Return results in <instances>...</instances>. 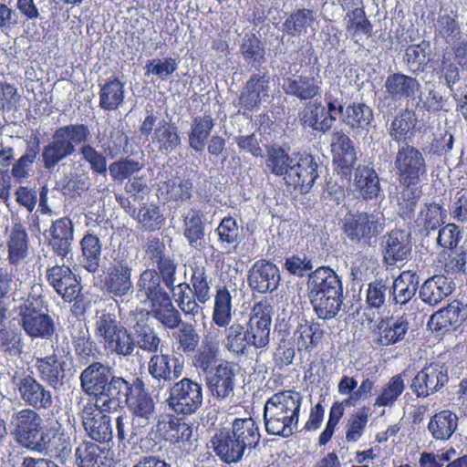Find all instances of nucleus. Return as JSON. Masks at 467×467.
I'll use <instances>...</instances> for the list:
<instances>
[{
  "mask_svg": "<svg viewBox=\"0 0 467 467\" xmlns=\"http://www.w3.org/2000/svg\"><path fill=\"white\" fill-rule=\"evenodd\" d=\"M295 158L290 157L280 146H271L267 149L265 159V171L275 176H283L284 180Z\"/></svg>",
  "mask_w": 467,
  "mask_h": 467,
  "instance_id": "nucleus-51",
  "label": "nucleus"
},
{
  "mask_svg": "<svg viewBox=\"0 0 467 467\" xmlns=\"http://www.w3.org/2000/svg\"><path fill=\"white\" fill-rule=\"evenodd\" d=\"M223 346L234 356L248 354L250 347H253L248 339L245 327L239 322H234L225 327Z\"/></svg>",
  "mask_w": 467,
  "mask_h": 467,
  "instance_id": "nucleus-46",
  "label": "nucleus"
},
{
  "mask_svg": "<svg viewBox=\"0 0 467 467\" xmlns=\"http://www.w3.org/2000/svg\"><path fill=\"white\" fill-rule=\"evenodd\" d=\"M270 76L254 73L243 88L238 99L239 106L247 111L257 109L269 98Z\"/></svg>",
  "mask_w": 467,
  "mask_h": 467,
  "instance_id": "nucleus-21",
  "label": "nucleus"
},
{
  "mask_svg": "<svg viewBox=\"0 0 467 467\" xmlns=\"http://www.w3.org/2000/svg\"><path fill=\"white\" fill-rule=\"evenodd\" d=\"M83 266L90 273L98 271L101 255V243L98 236L88 234L80 242Z\"/></svg>",
  "mask_w": 467,
  "mask_h": 467,
  "instance_id": "nucleus-56",
  "label": "nucleus"
},
{
  "mask_svg": "<svg viewBox=\"0 0 467 467\" xmlns=\"http://www.w3.org/2000/svg\"><path fill=\"white\" fill-rule=\"evenodd\" d=\"M25 332L31 337L49 339L56 331L54 319L46 312L21 321Z\"/></svg>",
  "mask_w": 467,
  "mask_h": 467,
  "instance_id": "nucleus-49",
  "label": "nucleus"
},
{
  "mask_svg": "<svg viewBox=\"0 0 467 467\" xmlns=\"http://www.w3.org/2000/svg\"><path fill=\"white\" fill-rule=\"evenodd\" d=\"M314 20L312 10L298 9L285 19L283 24V32L290 36H300L306 33Z\"/></svg>",
  "mask_w": 467,
  "mask_h": 467,
  "instance_id": "nucleus-60",
  "label": "nucleus"
},
{
  "mask_svg": "<svg viewBox=\"0 0 467 467\" xmlns=\"http://www.w3.org/2000/svg\"><path fill=\"white\" fill-rule=\"evenodd\" d=\"M273 306L267 300L255 303L244 327L250 343L255 348H265L270 341Z\"/></svg>",
  "mask_w": 467,
  "mask_h": 467,
  "instance_id": "nucleus-12",
  "label": "nucleus"
},
{
  "mask_svg": "<svg viewBox=\"0 0 467 467\" xmlns=\"http://www.w3.org/2000/svg\"><path fill=\"white\" fill-rule=\"evenodd\" d=\"M99 102L100 109L108 111L118 109L123 103L125 99L124 83L118 78H113L99 84Z\"/></svg>",
  "mask_w": 467,
  "mask_h": 467,
  "instance_id": "nucleus-44",
  "label": "nucleus"
},
{
  "mask_svg": "<svg viewBox=\"0 0 467 467\" xmlns=\"http://www.w3.org/2000/svg\"><path fill=\"white\" fill-rule=\"evenodd\" d=\"M397 199V213L403 220L410 219L422 192L419 185L401 186Z\"/></svg>",
  "mask_w": 467,
  "mask_h": 467,
  "instance_id": "nucleus-58",
  "label": "nucleus"
},
{
  "mask_svg": "<svg viewBox=\"0 0 467 467\" xmlns=\"http://www.w3.org/2000/svg\"><path fill=\"white\" fill-rule=\"evenodd\" d=\"M390 279L376 278L368 283L366 292V303L370 308L379 309L387 300L390 303Z\"/></svg>",
  "mask_w": 467,
  "mask_h": 467,
  "instance_id": "nucleus-59",
  "label": "nucleus"
},
{
  "mask_svg": "<svg viewBox=\"0 0 467 467\" xmlns=\"http://www.w3.org/2000/svg\"><path fill=\"white\" fill-rule=\"evenodd\" d=\"M386 227V217L379 209L371 212H356L347 214L342 221V230L353 243L371 245Z\"/></svg>",
  "mask_w": 467,
  "mask_h": 467,
  "instance_id": "nucleus-7",
  "label": "nucleus"
},
{
  "mask_svg": "<svg viewBox=\"0 0 467 467\" xmlns=\"http://www.w3.org/2000/svg\"><path fill=\"white\" fill-rule=\"evenodd\" d=\"M48 284L67 302L76 300L80 294L81 286L75 274L65 265H54L46 273Z\"/></svg>",
  "mask_w": 467,
  "mask_h": 467,
  "instance_id": "nucleus-22",
  "label": "nucleus"
},
{
  "mask_svg": "<svg viewBox=\"0 0 467 467\" xmlns=\"http://www.w3.org/2000/svg\"><path fill=\"white\" fill-rule=\"evenodd\" d=\"M385 91L393 101H402L414 99L420 91V82L410 76L403 73H391L385 80Z\"/></svg>",
  "mask_w": 467,
  "mask_h": 467,
  "instance_id": "nucleus-28",
  "label": "nucleus"
},
{
  "mask_svg": "<svg viewBox=\"0 0 467 467\" xmlns=\"http://www.w3.org/2000/svg\"><path fill=\"white\" fill-rule=\"evenodd\" d=\"M121 386L110 410H117L125 403L138 425L143 423L149 427L155 419L156 403L144 381L139 377H130Z\"/></svg>",
  "mask_w": 467,
  "mask_h": 467,
  "instance_id": "nucleus-5",
  "label": "nucleus"
},
{
  "mask_svg": "<svg viewBox=\"0 0 467 467\" xmlns=\"http://www.w3.org/2000/svg\"><path fill=\"white\" fill-rule=\"evenodd\" d=\"M457 428L458 417L449 410L435 413L428 423V431L436 441H448Z\"/></svg>",
  "mask_w": 467,
  "mask_h": 467,
  "instance_id": "nucleus-41",
  "label": "nucleus"
},
{
  "mask_svg": "<svg viewBox=\"0 0 467 467\" xmlns=\"http://www.w3.org/2000/svg\"><path fill=\"white\" fill-rule=\"evenodd\" d=\"M89 128L85 124H68L57 128L51 140L41 151V160L46 170H53L60 161L76 152V146L88 142Z\"/></svg>",
  "mask_w": 467,
  "mask_h": 467,
  "instance_id": "nucleus-6",
  "label": "nucleus"
},
{
  "mask_svg": "<svg viewBox=\"0 0 467 467\" xmlns=\"http://www.w3.org/2000/svg\"><path fill=\"white\" fill-rule=\"evenodd\" d=\"M183 226L184 236L189 244L193 248L201 247L204 238L202 213L196 209H191L184 216Z\"/></svg>",
  "mask_w": 467,
  "mask_h": 467,
  "instance_id": "nucleus-55",
  "label": "nucleus"
},
{
  "mask_svg": "<svg viewBox=\"0 0 467 467\" xmlns=\"http://www.w3.org/2000/svg\"><path fill=\"white\" fill-rule=\"evenodd\" d=\"M446 210L435 202L425 203L415 220L416 226L421 234H429L437 230L446 219Z\"/></svg>",
  "mask_w": 467,
  "mask_h": 467,
  "instance_id": "nucleus-45",
  "label": "nucleus"
},
{
  "mask_svg": "<svg viewBox=\"0 0 467 467\" xmlns=\"http://www.w3.org/2000/svg\"><path fill=\"white\" fill-rule=\"evenodd\" d=\"M125 380V378L114 375L109 366L99 361L89 363L79 375L82 391L94 397L93 404L104 410H110L119 394L118 389L122 387Z\"/></svg>",
  "mask_w": 467,
  "mask_h": 467,
  "instance_id": "nucleus-4",
  "label": "nucleus"
},
{
  "mask_svg": "<svg viewBox=\"0 0 467 467\" xmlns=\"http://www.w3.org/2000/svg\"><path fill=\"white\" fill-rule=\"evenodd\" d=\"M412 244L410 234L405 230L395 229L382 237L381 252L383 263L393 266L399 262L407 260L411 254Z\"/></svg>",
  "mask_w": 467,
  "mask_h": 467,
  "instance_id": "nucleus-19",
  "label": "nucleus"
},
{
  "mask_svg": "<svg viewBox=\"0 0 467 467\" xmlns=\"http://www.w3.org/2000/svg\"><path fill=\"white\" fill-rule=\"evenodd\" d=\"M308 298L325 296L326 294H334L343 291L342 282L337 274L327 266H321L308 275L306 282Z\"/></svg>",
  "mask_w": 467,
  "mask_h": 467,
  "instance_id": "nucleus-26",
  "label": "nucleus"
},
{
  "mask_svg": "<svg viewBox=\"0 0 467 467\" xmlns=\"http://www.w3.org/2000/svg\"><path fill=\"white\" fill-rule=\"evenodd\" d=\"M69 335L78 361L84 365L90 363L91 360L98 359L100 356V350L97 343L92 339L88 327L79 319L71 322L69 326Z\"/></svg>",
  "mask_w": 467,
  "mask_h": 467,
  "instance_id": "nucleus-23",
  "label": "nucleus"
},
{
  "mask_svg": "<svg viewBox=\"0 0 467 467\" xmlns=\"http://www.w3.org/2000/svg\"><path fill=\"white\" fill-rule=\"evenodd\" d=\"M294 337L298 349L306 350L312 348L319 342L323 337V329L318 323L305 321L297 326Z\"/></svg>",
  "mask_w": 467,
  "mask_h": 467,
  "instance_id": "nucleus-63",
  "label": "nucleus"
},
{
  "mask_svg": "<svg viewBox=\"0 0 467 467\" xmlns=\"http://www.w3.org/2000/svg\"><path fill=\"white\" fill-rule=\"evenodd\" d=\"M220 348L213 339L204 338L201 346L194 351L192 366L199 372L207 375L214 368L219 359Z\"/></svg>",
  "mask_w": 467,
  "mask_h": 467,
  "instance_id": "nucleus-40",
  "label": "nucleus"
},
{
  "mask_svg": "<svg viewBox=\"0 0 467 467\" xmlns=\"http://www.w3.org/2000/svg\"><path fill=\"white\" fill-rule=\"evenodd\" d=\"M78 467H110L109 450L91 441H83L76 449Z\"/></svg>",
  "mask_w": 467,
  "mask_h": 467,
  "instance_id": "nucleus-36",
  "label": "nucleus"
},
{
  "mask_svg": "<svg viewBox=\"0 0 467 467\" xmlns=\"http://www.w3.org/2000/svg\"><path fill=\"white\" fill-rule=\"evenodd\" d=\"M156 428L157 431L160 432L166 441L171 443L188 441L192 435V428L191 425L182 419L171 415H165L159 419Z\"/></svg>",
  "mask_w": 467,
  "mask_h": 467,
  "instance_id": "nucleus-37",
  "label": "nucleus"
},
{
  "mask_svg": "<svg viewBox=\"0 0 467 467\" xmlns=\"http://www.w3.org/2000/svg\"><path fill=\"white\" fill-rule=\"evenodd\" d=\"M7 259L11 265H18L28 254V235L25 226L14 222L7 240Z\"/></svg>",
  "mask_w": 467,
  "mask_h": 467,
  "instance_id": "nucleus-38",
  "label": "nucleus"
},
{
  "mask_svg": "<svg viewBox=\"0 0 467 467\" xmlns=\"http://www.w3.org/2000/svg\"><path fill=\"white\" fill-rule=\"evenodd\" d=\"M132 328L135 348L138 347L141 350L150 354L159 352L161 338L155 328L151 327L146 319L138 320Z\"/></svg>",
  "mask_w": 467,
  "mask_h": 467,
  "instance_id": "nucleus-43",
  "label": "nucleus"
},
{
  "mask_svg": "<svg viewBox=\"0 0 467 467\" xmlns=\"http://www.w3.org/2000/svg\"><path fill=\"white\" fill-rule=\"evenodd\" d=\"M244 59L252 67H259L265 62V50L261 40L253 34H246L240 47Z\"/></svg>",
  "mask_w": 467,
  "mask_h": 467,
  "instance_id": "nucleus-62",
  "label": "nucleus"
},
{
  "mask_svg": "<svg viewBox=\"0 0 467 467\" xmlns=\"http://www.w3.org/2000/svg\"><path fill=\"white\" fill-rule=\"evenodd\" d=\"M409 329V321L405 316L382 318L377 325L376 342L381 346H389L401 341Z\"/></svg>",
  "mask_w": 467,
  "mask_h": 467,
  "instance_id": "nucleus-34",
  "label": "nucleus"
},
{
  "mask_svg": "<svg viewBox=\"0 0 467 467\" xmlns=\"http://www.w3.org/2000/svg\"><path fill=\"white\" fill-rule=\"evenodd\" d=\"M373 119L372 109L364 103H352L346 109L343 121L353 130H364Z\"/></svg>",
  "mask_w": 467,
  "mask_h": 467,
  "instance_id": "nucleus-53",
  "label": "nucleus"
},
{
  "mask_svg": "<svg viewBox=\"0 0 467 467\" xmlns=\"http://www.w3.org/2000/svg\"><path fill=\"white\" fill-rule=\"evenodd\" d=\"M214 119L211 114H203L192 119L188 134V142L191 149L196 152L204 150L207 140L214 128Z\"/></svg>",
  "mask_w": 467,
  "mask_h": 467,
  "instance_id": "nucleus-42",
  "label": "nucleus"
},
{
  "mask_svg": "<svg viewBox=\"0 0 467 467\" xmlns=\"http://www.w3.org/2000/svg\"><path fill=\"white\" fill-rule=\"evenodd\" d=\"M465 319L463 306L459 301L451 302L431 317V324L436 331H448L457 327Z\"/></svg>",
  "mask_w": 467,
  "mask_h": 467,
  "instance_id": "nucleus-39",
  "label": "nucleus"
},
{
  "mask_svg": "<svg viewBox=\"0 0 467 467\" xmlns=\"http://www.w3.org/2000/svg\"><path fill=\"white\" fill-rule=\"evenodd\" d=\"M406 370L395 375L381 388L375 400V407H391L405 389L404 379Z\"/></svg>",
  "mask_w": 467,
  "mask_h": 467,
  "instance_id": "nucleus-54",
  "label": "nucleus"
},
{
  "mask_svg": "<svg viewBox=\"0 0 467 467\" xmlns=\"http://www.w3.org/2000/svg\"><path fill=\"white\" fill-rule=\"evenodd\" d=\"M161 282L162 275L160 270L146 269L140 275L137 282L138 295L144 296L150 306L171 298Z\"/></svg>",
  "mask_w": 467,
  "mask_h": 467,
  "instance_id": "nucleus-27",
  "label": "nucleus"
},
{
  "mask_svg": "<svg viewBox=\"0 0 467 467\" xmlns=\"http://www.w3.org/2000/svg\"><path fill=\"white\" fill-rule=\"evenodd\" d=\"M21 400L35 410H47L53 405V397L50 390L37 381L32 375L17 373L13 377Z\"/></svg>",
  "mask_w": 467,
  "mask_h": 467,
  "instance_id": "nucleus-15",
  "label": "nucleus"
},
{
  "mask_svg": "<svg viewBox=\"0 0 467 467\" xmlns=\"http://www.w3.org/2000/svg\"><path fill=\"white\" fill-rule=\"evenodd\" d=\"M344 21L346 23V29L349 36L354 38L359 34L368 36H372V24L368 19L365 10L362 7H357L348 11Z\"/></svg>",
  "mask_w": 467,
  "mask_h": 467,
  "instance_id": "nucleus-64",
  "label": "nucleus"
},
{
  "mask_svg": "<svg viewBox=\"0 0 467 467\" xmlns=\"http://www.w3.org/2000/svg\"><path fill=\"white\" fill-rule=\"evenodd\" d=\"M417 119L415 113L408 109H402L393 119L389 128L390 138L397 141H405L412 135V130L415 128Z\"/></svg>",
  "mask_w": 467,
  "mask_h": 467,
  "instance_id": "nucleus-52",
  "label": "nucleus"
},
{
  "mask_svg": "<svg viewBox=\"0 0 467 467\" xmlns=\"http://www.w3.org/2000/svg\"><path fill=\"white\" fill-rule=\"evenodd\" d=\"M212 320L219 327H226L232 320V296L225 287L216 291Z\"/></svg>",
  "mask_w": 467,
  "mask_h": 467,
  "instance_id": "nucleus-57",
  "label": "nucleus"
},
{
  "mask_svg": "<svg viewBox=\"0 0 467 467\" xmlns=\"http://www.w3.org/2000/svg\"><path fill=\"white\" fill-rule=\"evenodd\" d=\"M157 116L153 110H146V117L141 122L140 132L142 136L150 135V142L157 151L169 155L182 145L180 130L175 123L161 119L157 123Z\"/></svg>",
  "mask_w": 467,
  "mask_h": 467,
  "instance_id": "nucleus-8",
  "label": "nucleus"
},
{
  "mask_svg": "<svg viewBox=\"0 0 467 467\" xmlns=\"http://www.w3.org/2000/svg\"><path fill=\"white\" fill-rule=\"evenodd\" d=\"M102 343L109 353L118 356L130 357L135 350L133 336L124 326Z\"/></svg>",
  "mask_w": 467,
  "mask_h": 467,
  "instance_id": "nucleus-50",
  "label": "nucleus"
},
{
  "mask_svg": "<svg viewBox=\"0 0 467 467\" xmlns=\"http://www.w3.org/2000/svg\"><path fill=\"white\" fill-rule=\"evenodd\" d=\"M66 362L55 354L37 358L35 368L41 380L57 389L64 385L66 379Z\"/></svg>",
  "mask_w": 467,
  "mask_h": 467,
  "instance_id": "nucleus-32",
  "label": "nucleus"
},
{
  "mask_svg": "<svg viewBox=\"0 0 467 467\" xmlns=\"http://www.w3.org/2000/svg\"><path fill=\"white\" fill-rule=\"evenodd\" d=\"M49 245L59 256L66 257L71 250L74 239V227L68 217H62L54 221L49 229Z\"/></svg>",
  "mask_w": 467,
  "mask_h": 467,
  "instance_id": "nucleus-35",
  "label": "nucleus"
},
{
  "mask_svg": "<svg viewBox=\"0 0 467 467\" xmlns=\"http://www.w3.org/2000/svg\"><path fill=\"white\" fill-rule=\"evenodd\" d=\"M353 186L360 198L365 201H377L381 197V186L375 170L367 165H359L355 170Z\"/></svg>",
  "mask_w": 467,
  "mask_h": 467,
  "instance_id": "nucleus-33",
  "label": "nucleus"
},
{
  "mask_svg": "<svg viewBox=\"0 0 467 467\" xmlns=\"http://www.w3.org/2000/svg\"><path fill=\"white\" fill-rule=\"evenodd\" d=\"M455 288L453 281L443 275H436L428 278L419 288V296L430 306H436L450 296Z\"/></svg>",
  "mask_w": 467,
  "mask_h": 467,
  "instance_id": "nucleus-31",
  "label": "nucleus"
},
{
  "mask_svg": "<svg viewBox=\"0 0 467 467\" xmlns=\"http://www.w3.org/2000/svg\"><path fill=\"white\" fill-rule=\"evenodd\" d=\"M280 280L279 268L265 259L254 262L247 274L249 287L252 291L260 294L272 293L276 290Z\"/></svg>",
  "mask_w": 467,
  "mask_h": 467,
  "instance_id": "nucleus-18",
  "label": "nucleus"
},
{
  "mask_svg": "<svg viewBox=\"0 0 467 467\" xmlns=\"http://www.w3.org/2000/svg\"><path fill=\"white\" fill-rule=\"evenodd\" d=\"M302 397L294 390L273 394L264 407V423L270 435L288 438L298 428Z\"/></svg>",
  "mask_w": 467,
  "mask_h": 467,
  "instance_id": "nucleus-3",
  "label": "nucleus"
},
{
  "mask_svg": "<svg viewBox=\"0 0 467 467\" xmlns=\"http://www.w3.org/2000/svg\"><path fill=\"white\" fill-rule=\"evenodd\" d=\"M331 147L338 173L350 180L351 170L357 161L352 140L343 130H335L332 134Z\"/></svg>",
  "mask_w": 467,
  "mask_h": 467,
  "instance_id": "nucleus-24",
  "label": "nucleus"
},
{
  "mask_svg": "<svg viewBox=\"0 0 467 467\" xmlns=\"http://www.w3.org/2000/svg\"><path fill=\"white\" fill-rule=\"evenodd\" d=\"M393 164L400 186L419 185L427 175L423 153L407 142L399 145Z\"/></svg>",
  "mask_w": 467,
  "mask_h": 467,
  "instance_id": "nucleus-9",
  "label": "nucleus"
},
{
  "mask_svg": "<svg viewBox=\"0 0 467 467\" xmlns=\"http://www.w3.org/2000/svg\"><path fill=\"white\" fill-rule=\"evenodd\" d=\"M343 291L335 292L334 294H326L321 296L310 297V303L317 316L321 319L334 318L341 309L343 304Z\"/></svg>",
  "mask_w": 467,
  "mask_h": 467,
  "instance_id": "nucleus-47",
  "label": "nucleus"
},
{
  "mask_svg": "<svg viewBox=\"0 0 467 467\" xmlns=\"http://www.w3.org/2000/svg\"><path fill=\"white\" fill-rule=\"evenodd\" d=\"M419 289V277L411 271H403L390 281V304L403 307L414 297Z\"/></svg>",
  "mask_w": 467,
  "mask_h": 467,
  "instance_id": "nucleus-30",
  "label": "nucleus"
},
{
  "mask_svg": "<svg viewBox=\"0 0 467 467\" xmlns=\"http://www.w3.org/2000/svg\"><path fill=\"white\" fill-rule=\"evenodd\" d=\"M146 256L162 275V283L167 288H174L177 265L167 253L165 244L158 237H149L145 245Z\"/></svg>",
  "mask_w": 467,
  "mask_h": 467,
  "instance_id": "nucleus-20",
  "label": "nucleus"
},
{
  "mask_svg": "<svg viewBox=\"0 0 467 467\" xmlns=\"http://www.w3.org/2000/svg\"><path fill=\"white\" fill-rule=\"evenodd\" d=\"M202 385L189 378H182L172 384L167 403L177 414L191 415L202 405Z\"/></svg>",
  "mask_w": 467,
  "mask_h": 467,
  "instance_id": "nucleus-10",
  "label": "nucleus"
},
{
  "mask_svg": "<svg viewBox=\"0 0 467 467\" xmlns=\"http://www.w3.org/2000/svg\"><path fill=\"white\" fill-rule=\"evenodd\" d=\"M403 60L411 73L423 72L431 61L430 42L422 41L420 44L409 46L405 50Z\"/></svg>",
  "mask_w": 467,
  "mask_h": 467,
  "instance_id": "nucleus-48",
  "label": "nucleus"
},
{
  "mask_svg": "<svg viewBox=\"0 0 467 467\" xmlns=\"http://www.w3.org/2000/svg\"><path fill=\"white\" fill-rule=\"evenodd\" d=\"M13 434L22 447L54 458L65 464L72 455L69 434L58 420L44 426L41 415L33 409H23L12 416Z\"/></svg>",
  "mask_w": 467,
  "mask_h": 467,
  "instance_id": "nucleus-1",
  "label": "nucleus"
},
{
  "mask_svg": "<svg viewBox=\"0 0 467 467\" xmlns=\"http://www.w3.org/2000/svg\"><path fill=\"white\" fill-rule=\"evenodd\" d=\"M322 81L310 76H292L283 79L282 88L286 95L301 100L312 99L321 93Z\"/></svg>",
  "mask_w": 467,
  "mask_h": 467,
  "instance_id": "nucleus-29",
  "label": "nucleus"
},
{
  "mask_svg": "<svg viewBox=\"0 0 467 467\" xmlns=\"http://www.w3.org/2000/svg\"><path fill=\"white\" fill-rule=\"evenodd\" d=\"M238 374L237 364L221 360L205 375V385L212 398L219 402L230 400L234 395Z\"/></svg>",
  "mask_w": 467,
  "mask_h": 467,
  "instance_id": "nucleus-11",
  "label": "nucleus"
},
{
  "mask_svg": "<svg viewBox=\"0 0 467 467\" xmlns=\"http://www.w3.org/2000/svg\"><path fill=\"white\" fill-rule=\"evenodd\" d=\"M448 381V366L441 362H432L416 374L410 389L418 398H426L438 392Z\"/></svg>",
  "mask_w": 467,
  "mask_h": 467,
  "instance_id": "nucleus-13",
  "label": "nucleus"
},
{
  "mask_svg": "<svg viewBox=\"0 0 467 467\" xmlns=\"http://www.w3.org/2000/svg\"><path fill=\"white\" fill-rule=\"evenodd\" d=\"M261 439L260 430L252 418H236L231 428L219 430L212 438L215 454L225 463L239 462L246 451L256 448Z\"/></svg>",
  "mask_w": 467,
  "mask_h": 467,
  "instance_id": "nucleus-2",
  "label": "nucleus"
},
{
  "mask_svg": "<svg viewBox=\"0 0 467 467\" xmlns=\"http://www.w3.org/2000/svg\"><path fill=\"white\" fill-rule=\"evenodd\" d=\"M112 410H104L92 402L86 403L79 415L82 425L88 437L100 443L109 442L113 437L110 417Z\"/></svg>",
  "mask_w": 467,
  "mask_h": 467,
  "instance_id": "nucleus-14",
  "label": "nucleus"
},
{
  "mask_svg": "<svg viewBox=\"0 0 467 467\" xmlns=\"http://www.w3.org/2000/svg\"><path fill=\"white\" fill-rule=\"evenodd\" d=\"M132 268L126 260H115L109 267L105 278L101 281V290L111 298H121L132 292Z\"/></svg>",
  "mask_w": 467,
  "mask_h": 467,
  "instance_id": "nucleus-16",
  "label": "nucleus"
},
{
  "mask_svg": "<svg viewBox=\"0 0 467 467\" xmlns=\"http://www.w3.org/2000/svg\"><path fill=\"white\" fill-rule=\"evenodd\" d=\"M182 371L183 365L174 355L155 353L148 362L149 374L159 383L175 381L182 375Z\"/></svg>",
  "mask_w": 467,
  "mask_h": 467,
  "instance_id": "nucleus-25",
  "label": "nucleus"
},
{
  "mask_svg": "<svg viewBox=\"0 0 467 467\" xmlns=\"http://www.w3.org/2000/svg\"><path fill=\"white\" fill-rule=\"evenodd\" d=\"M170 289L173 291L175 301L184 315L195 317L202 312V308L194 296L190 284L183 282Z\"/></svg>",
  "mask_w": 467,
  "mask_h": 467,
  "instance_id": "nucleus-61",
  "label": "nucleus"
},
{
  "mask_svg": "<svg viewBox=\"0 0 467 467\" xmlns=\"http://www.w3.org/2000/svg\"><path fill=\"white\" fill-rule=\"evenodd\" d=\"M317 169L318 164L312 155H300L295 158L285 182L301 193H306L312 189L318 177Z\"/></svg>",
  "mask_w": 467,
  "mask_h": 467,
  "instance_id": "nucleus-17",
  "label": "nucleus"
}]
</instances>
